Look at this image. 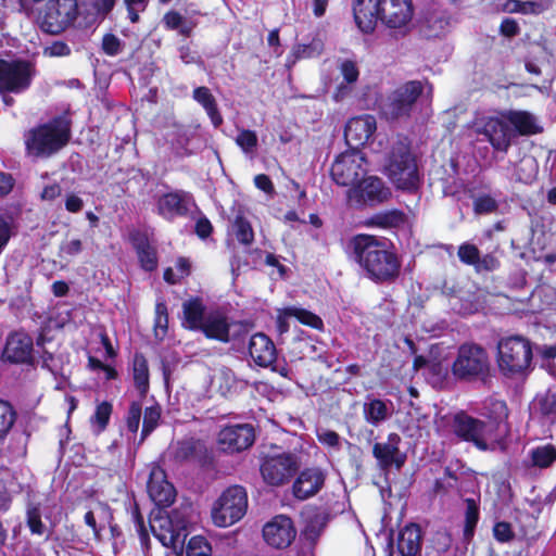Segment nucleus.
Masks as SVG:
<instances>
[{"label":"nucleus","instance_id":"473e14b6","mask_svg":"<svg viewBox=\"0 0 556 556\" xmlns=\"http://www.w3.org/2000/svg\"><path fill=\"white\" fill-rule=\"evenodd\" d=\"M193 98L207 112L212 123L218 127L223 123V117L218 112L216 100L206 87H198L193 91Z\"/></svg>","mask_w":556,"mask_h":556},{"label":"nucleus","instance_id":"dca6fc26","mask_svg":"<svg viewBox=\"0 0 556 556\" xmlns=\"http://www.w3.org/2000/svg\"><path fill=\"white\" fill-rule=\"evenodd\" d=\"M263 536L270 546L286 548L294 541L296 529L291 518L279 515L264 526Z\"/></svg>","mask_w":556,"mask_h":556},{"label":"nucleus","instance_id":"5701e85b","mask_svg":"<svg viewBox=\"0 0 556 556\" xmlns=\"http://www.w3.org/2000/svg\"><path fill=\"white\" fill-rule=\"evenodd\" d=\"M400 435L391 433L389 434L387 442H378L374 445L372 454L382 468H389L392 465H395L397 468L403 466L405 457L400 453Z\"/></svg>","mask_w":556,"mask_h":556},{"label":"nucleus","instance_id":"774afa93","mask_svg":"<svg viewBox=\"0 0 556 556\" xmlns=\"http://www.w3.org/2000/svg\"><path fill=\"white\" fill-rule=\"evenodd\" d=\"M254 182H255V186L258 189L263 190L264 192H266V193L274 192L273 182L267 175L260 174V175L255 176Z\"/></svg>","mask_w":556,"mask_h":556},{"label":"nucleus","instance_id":"0eeeda50","mask_svg":"<svg viewBox=\"0 0 556 556\" xmlns=\"http://www.w3.org/2000/svg\"><path fill=\"white\" fill-rule=\"evenodd\" d=\"M248 509V494L243 486L227 488L212 508V520L217 527L226 528L239 521Z\"/></svg>","mask_w":556,"mask_h":556},{"label":"nucleus","instance_id":"0e129e2a","mask_svg":"<svg viewBox=\"0 0 556 556\" xmlns=\"http://www.w3.org/2000/svg\"><path fill=\"white\" fill-rule=\"evenodd\" d=\"M340 70H341V73H342L344 79L349 84H353L357 80L358 68L354 62L349 61V60L342 62Z\"/></svg>","mask_w":556,"mask_h":556},{"label":"nucleus","instance_id":"aec40b11","mask_svg":"<svg viewBox=\"0 0 556 556\" xmlns=\"http://www.w3.org/2000/svg\"><path fill=\"white\" fill-rule=\"evenodd\" d=\"M324 483L325 475L320 469L307 468L293 482L292 492L298 500H307L318 493Z\"/></svg>","mask_w":556,"mask_h":556},{"label":"nucleus","instance_id":"ea45409f","mask_svg":"<svg viewBox=\"0 0 556 556\" xmlns=\"http://www.w3.org/2000/svg\"><path fill=\"white\" fill-rule=\"evenodd\" d=\"M14 422L15 412L13 407L9 403L0 401V440L5 438Z\"/></svg>","mask_w":556,"mask_h":556},{"label":"nucleus","instance_id":"1a4fd4ad","mask_svg":"<svg viewBox=\"0 0 556 556\" xmlns=\"http://www.w3.org/2000/svg\"><path fill=\"white\" fill-rule=\"evenodd\" d=\"M366 173L365 157L358 150L340 154L331 166V177L340 186L354 188Z\"/></svg>","mask_w":556,"mask_h":556},{"label":"nucleus","instance_id":"a878e982","mask_svg":"<svg viewBox=\"0 0 556 556\" xmlns=\"http://www.w3.org/2000/svg\"><path fill=\"white\" fill-rule=\"evenodd\" d=\"M422 535L416 523L405 526L397 535L396 547L401 556H420Z\"/></svg>","mask_w":556,"mask_h":556},{"label":"nucleus","instance_id":"e2e57ef3","mask_svg":"<svg viewBox=\"0 0 556 556\" xmlns=\"http://www.w3.org/2000/svg\"><path fill=\"white\" fill-rule=\"evenodd\" d=\"M497 266L498 261L493 255L486 254L482 257L479 255L475 268L478 273H481L494 270Z\"/></svg>","mask_w":556,"mask_h":556},{"label":"nucleus","instance_id":"4be33fe9","mask_svg":"<svg viewBox=\"0 0 556 556\" xmlns=\"http://www.w3.org/2000/svg\"><path fill=\"white\" fill-rule=\"evenodd\" d=\"M352 10L359 30L365 35L372 33L377 22L380 21L377 0H353Z\"/></svg>","mask_w":556,"mask_h":556},{"label":"nucleus","instance_id":"052dcab7","mask_svg":"<svg viewBox=\"0 0 556 556\" xmlns=\"http://www.w3.org/2000/svg\"><path fill=\"white\" fill-rule=\"evenodd\" d=\"M496 201L491 197H481L475 201V211L478 214H488L496 210Z\"/></svg>","mask_w":556,"mask_h":556},{"label":"nucleus","instance_id":"f8f14e48","mask_svg":"<svg viewBox=\"0 0 556 556\" xmlns=\"http://www.w3.org/2000/svg\"><path fill=\"white\" fill-rule=\"evenodd\" d=\"M422 93V84L410 80L399 87L383 105V113L390 118L406 116Z\"/></svg>","mask_w":556,"mask_h":556},{"label":"nucleus","instance_id":"412c9836","mask_svg":"<svg viewBox=\"0 0 556 556\" xmlns=\"http://www.w3.org/2000/svg\"><path fill=\"white\" fill-rule=\"evenodd\" d=\"M150 528L164 546L173 548L176 553L182 551L184 538L176 532L169 517L160 513L150 521Z\"/></svg>","mask_w":556,"mask_h":556},{"label":"nucleus","instance_id":"5fc2aeb1","mask_svg":"<svg viewBox=\"0 0 556 556\" xmlns=\"http://www.w3.org/2000/svg\"><path fill=\"white\" fill-rule=\"evenodd\" d=\"M493 534L498 542H509L514 539L511 526L505 521H500L494 525Z\"/></svg>","mask_w":556,"mask_h":556},{"label":"nucleus","instance_id":"7ed1b4c3","mask_svg":"<svg viewBox=\"0 0 556 556\" xmlns=\"http://www.w3.org/2000/svg\"><path fill=\"white\" fill-rule=\"evenodd\" d=\"M386 172L396 188L406 191L418 188L420 181L418 166L406 138H399L392 143L386 161Z\"/></svg>","mask_w":556,"mask_h":556},{"label":"nucleus","instance_id":"9b49d317","mask_svg":"<svg viewBox=\"0 0 556 556\" xmlns=\"http://www.w3.org/2000/svg\"><path fill=\"white\" fill-rule=\"evenodd\" d=\"M35 75L28 62H7L0 60V91L22 92L26 90Z\"/></svg>","mask_w":556,"mask_h":556},{"label":"nucleus","instance_id":"3c124183","mask_svg":"<svg viewBox=\"0 0 556 556\" xmlns=\"http://www.w3.org/2000/svg\"><path fill=\"white\" fill-rule=\"evenodd\" d=\"M479 249L470 243H464L458 248L457 255L459 260L468 265L475 266L479 257Z\"/></svg>","mask_w":556,"mask_h":556},{"label":"nucleus","instance_id":"20e7f679","mask_svg":"<svg viewBox=\"0 0 556 556\" xmlns=\"http://www.w3.org/2000/svg\"><path fill=\"white\" fill-rule=\"evenodd\" d=\"M452 374L464 381H484L490 374V358L486 351L473 343L460 345L452 365Z\"/></svg>","mask_w":556,"mask_h":556},{"label":"nucleus","instance_id":"79ce46f5","mask_svg":"<svg viewBox=\"0 0 556 556\" xmlns=\"http://www.w3.org/2000/svg\"><path fill=\"white\" fill-rule=\"evenodd\" d=\"M324 42L319 37H313L309 43L299 45L294 49L296 58H313L321 53Z\"/></svg>","mask_w":556,"mask_h":556},{"label":"nucleus","instance_id":"72a5a7b5","mask_svg":"<svg viewBox=\"0 0 556 556\" xmlns=\"http://www.w3.org/2000/svg\"><path fill=\"white\" fill-rule=\"evenodd\" d=\"M184 324L189 329H201L205 321L204 306L199 299L186 301L182 304Z\"/></svg>","mask_w":556,"mask_h":556},{"label":"nucleus","instance_id":"c03bdc74","mask_svg":"<svg viewBox=\"0 0 556 556\" xmlns=\"http://www.w3.org/2000/svg\"><path fill=\"white\" fill-rule=\"evenodd\" d=\"M211 545L203 536H193L187 545V556H211Z\"/></svg>","mask_w":556,"mask_h":556},{"label":"nucleus","instance_id":"ddd939ff","mask_svg":"<svg viewBox=\"0 0 556 556\" xmlns=\"http://www.w3.org/2000/svg\"><path fill=\"white\" fill-rule=\"evenodd\" d=\"M116 0H94L78 4L72 0V28L88 30L112 11Z\"/></svg>","mask_w":556,"mask_h":556},{"label":"nucleus","instance_id":"a19ab883","mask_svg":"<svg viewBox=\"0 0 556 556\" xmlns=\"http://www.w3.org/2000/svg\"><path fill=\"white\" fill-rule=\"evenodd\" d=\"M161 418V408L157 405L147 407L143 416V426L141 440H143L150 432H152Z\"/></svg>","mask_w":556,"mask_h":556},{"label":"nucleus","instance_id":"a211bd4d","mask_svg":"<svg viewBox=\"0 0 556 556\" xmlns=\"http://www.w3.org/2000/svg\"><path fill=\"white\" fill-rule=\"evenodd\" d=\"M148 492L151 500L157 506H169L174 502L176 495L175 489L167 481L165 471L157 465H152L151 467Z\"/></svg>","mask_w":556,"mask_h":556},{"label":"nucleus","instance_id":"f257e3e1","mask_svg":"<svg viewBox=\"0 0 556 556\" xmlns=\"http://www.w3.org/2000/svg\"><path fill=\"white\" fill-rule=\"evenodd\" d=\"M350 245L355 261L370 279L387 282L399 276L401 262L384 241L370 235H357Z\"/></svg>","mask_w":556,"mask_h":556},{"label":"nucleus","instance_id":"37998d69","mask_svg":"<svg viewBox=\"0 0 556 556\" xmlns=\"http://www.w3.org/2000/svg\"><path fill=\"white\" fill-rule=\"evenodd\" d=\"M27 525L34 534L42 535L46 532V526L41 521V513L38 505H28Z\"/></svg>","mask_w":556,"mask_h":556},{"label":"nucleus","instance_id":"338daca9","mask_svg":"<svg viewBox=\"0 0 556 556\" xmlns=\"http://www.w3.org/2000/svg\"><path fill=\"white\" fill-rule=\"evenodd\" d=\"M501 35H516L519 31L518 23L510 17L504 18L501 27Z\"/></svg>","mask_w":556,"mask_h":556},{"label":"nucleus","instance_id":"6ab92c4d","mask_svg":"<svg viewBox=\"0 0 556 556\" xmlns=\"http://www.w3.org/2000/svg\"><path fill=\"white\" fill-rule=\"evenodd\" d=\"M348 195L350 199L357 198L358 201L381 203L390 198L391 191L380 178L370 176L363 177L356 187L348 191Z\"/></svg>","mask_w":556,"mask_h":556},{"label":"nucleus","instance_id":"603ef678","mask_svg":"<svg viewBox=\"0 0 556 556\" xmlns=\"http://www.w3.org/2000/svg\"><path fill=\"white\" fill-rule=\"evenodd\" d=\"M124 3L127 9L128 18L131 23H137L139 14L146 11L149 0H124Z\"/></svg>","mask_w":556,"mask_h":556},{"label":"nucleus","instance_id":"69168bd1","mask_svg":"<svg viewBox=\"0 0 556 556\" xmlns=\"http://www.w3.org/2000/svg\"><path fill=\"white\" fill-rule=\"evenodd\" d=\"M102 49L110 55H115L121 50V41L117 37H103Z\"/></svg>","mask_w":556,"mask_h":556},{"label":"nucleus","instance_id":"c85d7f7f","mask_svg":"<svg viewBox=\"0 0 556 556\" xmlns=\"http://www.w3.org/2000/svg\"><path fill=\"white\" fill-rule=\"evenodd\" d=\"M483 416L489 421L488 425H494V432L500 435V439L508 431L506 419L508 417L507 406L504 401L489 399L484 403Z\"/></svg>","mask_w":556,"mask_h":556},{"label":"nucleus","instance_id":"cd10ccee","mask_svg":"<svg viewBox=\"0 0 556 556\" xmlns=\"http://www.w3.org/2000/svg\"><path fill=\"white\" fill-rule=\"evenodd\" d=\"M289 317H295L302 324L316 329H320L323 327V320L320 317L312 312L298 307H286L278 309L277 314V329L280 334L286 333L289 330Z\"/></svg>","mask_w":556,"mask_h":556},{"label":"nucleus","instance_id":"f03ea898","mask_svg":"<svg viewBox=\"0 0 556 556\" xmlns=\"http://www.w3.org/2000/svg\"><path fill=\"white\" fill-rule=\"evenodd\" d=\"M70 138V117L65 113L31 128L25 135L27 153L36 157H48L64 148Z\"/></svg>","mask_w":556,"mask_h":556},{"label":"nucleus","instance_id":"f3484780","mask_svg":"<svg viewBox=\"0 0 556 556\" xmlns=\"http://www.w3.org/2000/svg\"><path fill=\"white\" fill-rule=\"evenodd\" d=\"M377 129V122L372 115L364 114L351 118L345 126V141L352 150L367 144Z\"/></svg>","mask_w":556,"mask_h":556},{"label":"nucleus","instance_id":"6e6d98bb","mask_svg":"<svg viewBox=\"0 0 556 556\" xmlns=\"http://www.w3.org/2000/svg\"><path fill=\"white\" fill-rule=\"evenodd\" d=\"M318 441L332 448H340V437L337 432L328 429H320L317 431Z\"/></svg>","mask_w":556,"mask_h":556},{"label":"nucleus","instance_id":"2f4dec72","mask_svg":"<svg viewBox=\"0 0 556 556\" xmlns=\"http://www.w3.org/2000/svg\"><path fill=\"white\" fill-rule=\"evenodd\" d=\"M201 330L210 337L227 342L229 340V325L226 318L220 314H211L205 318Z\"/></svg>","mask_w":556,"mask_h":556},{"label":"nucleus","instance_id":"58836bf2","mask_svg":"<svg viewBox=\"0 0 556 556\" xmlns=\"http://www.w3.org/2000/svg\"><path fill=\"white\" fill-rule=\"evenodd\" d=\"M233 229L238 241L244 245H250L254 240V232L251 224L242 216H237L233 223Z\"/></svg>","mask_w":556,"mask_h":556},{"label":"nucleus","instance_id":"2eb2a0df","mask_svg":"<svg viewBox=\"0 0 556 556\" xmlns=\"http://www.w3.org/2000/svg\"><path fill=\"white\" fill-rule=\"evenodd\" d=\"M255 439L254 428L249 424L232 425L218 433V445L227 453H238L249 448Z\"/></svg>","mask_w":556,"mask_h":556},{"label":"nucleus","instance_id":"39448f33","mask_svg":"<svg viewBox=\"0 0 556 556\" xmlns=\"http://www.w3.org/2000/svg\"><path fill=\"white\" fill-rule=\"evenodd\" d=\"M532 349L529 340L521 336L503 338L497 343V364L506 376L525 372L531 364Z\"/></svg>","mask_w":556,"mask_h":556},{"label":"nucleus","instance_id":"e433bc0d","mask_svg":"<svg viewBox=\"0 0 556 556\" xmlns=\"http://www.w3.org/2000/svg\"><path fill=\"white\" fill-rule=\"evenodd\" d=\"M466 503V511H465V527H464V541L470 542L475 528L477 526L479 519V508L473 498H467Z\"/></svg>","mask_w":556,"mask_h":556},{"label":"nucleus","instance_id":"49530a36","mask_svg":"<svg viewBox=\"0 0 556 556\" xmlns=\"http://www.w3.org/2000/svg\"><path fill=\"white\" fill-rule=\"evenodd\" d=\"M404 219V215L401 212L392 211L384 214L375 215L371 218V224L380 227H394L401 224Z\"/></svg>","mask_w":556,"mask_h":556},{"label":"nucleus","instance_id":"f704fd0d","mask_svg":"<svg viewBox=\"0 0 556 556\" xmlns=\"http://www.w3.org/2000/svg\"><path fill=\"white\" fill-rule=\"evenodd\" d=\"M364 415L368 422L379 425L390 416V409L386 402L378 399H369L364 404Z\"/></svg>","mask_w":556,"mask_h":556},{"label":"nucleus","instance_id":"4468645a","mask_svg":"<svg viewBox=\"0 0 556 556\" xmlns=\"http://www.w3.org/2000/svg\"><path fill=\"white\" fill-rule=\"evenodd\" d=\"M380 22L389 28L407 26L414 16L413 0H377Z\"/></svg>","mask_w":556,"mask_h":556},{"label":"nucleus","instance_id":"09e8293b","mask_svg":"<svg viewBox=\"0 0 556 556\" xmlns=\"http://www.w3.org/2000/svg\"><path fill=\"white\" fill-rule=\"evenodd\" d=\"M166 516L170 518L172 526L175 528L176 532H179L185 542L187 538L186 529L188 523L186 510L174 509L170 514H166Z\"/></svg>","mask_w":556,"mask_h":556},{"label":"nucleus","instance_id":"b1692460","mask_svg":"<svg viewBox=\"0 0 556 556\" xmlns=\"http://www.w3.org/2000/svg\"><path fill=\"white\" fill-rule=\"evenodd\" d=\"M249 354L254 363L261 367L270 366L277 357L274 342L263 332L254 333L250 338Z\"/></svg>","mask_w":556,"mask_h":556},{"label":"nucleus","instance_id":"4c0bfd02","mask_svg":"<svg viewBox=\"0 0 556 556\" xmlns=\"http://www.w3.org/2000/svg\"><path fill=\"white\" fill-rule=\"evenodd\" d=\"M531 459L536 467H549L556 460V448L553 445L536 447L531 452Z\"/></svg>","mask_w":556,"mask_h":556},{"label":"nucleus","instance_id":"6e6552de","mask_svg":"<svg viewBox=\"0 0 556 556\" xmlns=\"http://www.w3.org/2000/svg\"><path fill=\"white\" fill-rule=\"evenodd\" d=\"M301 464L300 456L292 452L265 456L261 464V475L269 485H283L294 476Z\"/></svg>","mask_w":556,"mask_h":556},{"label":"nucleus","instance_id":"9d476101","mask_svg":"<svg viewBox=\"0 0 556 556\" xmlns=\"http://www.w3.org/2000/svg\"><path fill=\"white\" fill-rule=\"evenodd\" d=\"M477 132L483 135L494 150L505 153L515 139V131L510 127L505 112L497 116L483 117L477 123Z\"/></svg>","mask_w":556,"mask_h":556},{"label":"nucleus","instance_id":"393cba45","mask_svg":"<svg viewBox=\"0 0 556 556\" xmlns=\"http://www.w3.org/2000/svg\"><path fill=\"white\" fill-rule=\"evenodd\" d=\"M33 339L25 332H14L9 336L3 357L11 363H25L31 356Z\"/></svg>","mask_w":556,"mask_h":556},{"label":"nucleus","instance_id":"13d9d810","mask_svg":"<svg viewBox=\"0 0 556 556\" xmlns=\"http://www.w3.org/2000/svg\"><path fill=\"white\" fill-rule=\"evenodd\" d=\"M155 330H161L163 333L167 330L168 315L167 307L164 303H157L155 307ZM159 334V332H156Z\"/></svg>","mask_w":556,"mask_h":556},{"label":"nucleus","instance_id":"bb28decb","mask_svg":"<svg viewBox=\"0 0 556 556\" xmlns=\"http://www.w3.org/2000/svg\"><path fill=\"white\" fill-rule=\"evenodd\" d=\"M505 114L515 131V138L517 136H532L543 131L538 118L528 111L509 110Z\"/></svg>","mask_w":556,"mask_h":556},{"label":"nucleus","instance_id":"a18cd8bd","mask_svg":"<svg viewBox=\"0 0 556 556\" xmlns=\"http://www.w3.org/2000/svg\"><path fill=\"white\" fill-rule=\"evenodd\" d=\"M536 162L533 157H525L517 165L518 179L525 182L531 181L536 173Z\"/></svg>","mask_w":556,"mask_h":556},{"label":"nucleus","instance_id":"8fccbe9b","mask_svg":"<svg viewBox=\"0 0 556 556\" xmlns=\"http://www.w3.org/2000/svg\"><path fill=\"white\" fill-rule=\"evenodd\" d=\"M237 144L245 152H253L257 146V136L252 130H241L236 138Z\"/></svg>","mask_w":556,"mask_h":556},{"label":"nucleus","instance_id":"7c9ffc66","mask_svg":"<svg viewBox=\"0 0 556 556\" xmlns=\"http://www.w3.org/2000/svg\"><path fill=\"white\" fill-rule=\"evenodd\" d=\"M138 258L143 269L153 270L157 266L155 248L150 243L144 233L136 232L131 237Z\"/></svg>","mask_w":556,"mask_h":556},{"label":"nucleus","instance_id":"c756f323","mask_svg":"<svg viewBox=\"0 0 556 556\" xmlns=\"http://www.w3.org/2000/svg\"><path fill=\"white\" fill-rule=\"evenodd\" d=\"M187 198L188 195L185 192L166 193L160 198L157 211L167 219H172L177 215H185L188 212Z\"/></svg>","mask_w":556,"mask_h":556},{"label":"nucleus","instance_id":"c9c22d12","mask_svg":"<svg viewBox=\"0 0 556 556\" xmlns=\"http://www.w3.org/2000/svg\"><path fill=\"white\" fill-rule=\"evenodd\" d=\"M134 381L141 394H146L149 387L148 363L143 355L136 354L134 358Z\"/></svg>","mask_w":556,"mask_h":556},{"label":"nucleus","instance_id":"680f3d73","mask_svg":"<svg viewBox=\"0 0 556 556\" xmlns=\"http://www.w3.org/2000/svg\"><path fill=\"white\" fill-rule=\"evenodd\" d=\"M62 308L63 309L61 312H55L53 315H51L48 324L50 329H61L70 321V311L65 306Z\"/></svg>","mask_w":556,"mask_h":556},{"label":"nucleus","instance_id":"423d86ee","mask_svg":"<svg viewBox=\"0 0 556 556\" xmlns=\"http://www.w3.org/2000/svg\"><path fill=\"white\" fill-rule=\"evenodd\" d=\"M452 427L458 438L472 443L480 451H494L501 441L494 432V425H488L464 412L454 416Z\"/></svg>","mask_w":556,"mask_h":556},{"label":"nucleus","instance_id":"864d4df0","mask_svg":"<svg viewBox=\"0 0 556 556\" xmlns=\"http://www.w3.org/2000/svg\"><path fill=\"white\" fill-rule=\"evenodd\" d=\"M112 413V405L108 402H103L97 406L96 413L92 417V421L99 426L100 430H103L110 419Z\"/></svg>","mask_w":556,"mask_h":556},{"label":"nucleus","instance_id":"4d7b16f0","mask_svg":"<svg viewBox=\"0 0 556 556\" xmlns=\"http://www.w3.org/2000/svg\"><path fill=\"white\" fill-rule=\"evenodd\" d=\"M141 418V405L139 403H131L128 416H127V428L131 432H137L140 425Z\"/></svg>","mask_w":556,"mask_h":556},{"label":"nucleus","instance_id":"de8ad7c7","mask_svg":"<svg viewBox=\"0 0 556 556\" xmlns=\"http://www.w3.org/2000/svg\"><path fill=\"white\" fill-rule=\"evenodd\" d=\"M163 23L167 30H181L186 35V20L176 11L167 12L163 17Z\"/></svg>","mask_w":556,"mask_h":556},{"label":"nucleus","instance_id":"bf43d9fd","mask_svg":"<svg viewBox=\"0 0 556 556\" xmlns=\"http://www.w3.org/2000/svg\"><path fill=\"white\" fill-rule=\"evenodd\" d=\"M547 9L545 0H521L522 14H540Z\"/></svg>","mask_w":556,"mask_h":556}]
</instances>
